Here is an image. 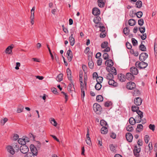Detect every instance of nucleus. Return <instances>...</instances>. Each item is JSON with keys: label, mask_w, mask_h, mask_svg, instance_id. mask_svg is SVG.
Masks as SVG:
<instances>
[{"label": "nucleus", "mask_w": 157, "mask_h": 157, "mask_svg": "<svg viewBox=\"0 0 157 157\" xmlns=\"http://www.w3.org/2000/svg\"><path fill=\"white\" fill-rule=\"evenodd\" d=\"M144 140L145 142L147 144L148 143L149 140V136L147 135H146L144 136Z\"/></svg>", "instance_id": "680f3d73"}, {"label": "nucleus", "mask_w": 157, "mask_h": 157, "mask_svg": "<svg viewBox=\"0 0 157 157\" xmlns=\"http://www.w3.org/2000/svg\"><path fill=\"white\" fill-rule=\"evenodd\" d=\"M137 113L138 114L136 117H137L138 119H136L137 121V123H139L140 122L142 121V118L143 117V113L140 111V110H139L137 111Z\"/></svg>", "instance_id": "39448f33"}, {"label": "nucleus", "mask_w": 157, "mask_h": 157, "mask_svg": "<svg viewBox=\"0 0 157 157\" xmlns=\"http://www.w3.org/2000/svg\"><path fill=\"white\" fill-rule=\"evenodd\" d=\"M105 0H98V6L101 7H103L105 4Z\"/></svg>", "instance_id": "5701e85b"}, {"label": "nucleus", "mask_w": 157, "mask_h": 157, "mask_svg": "<svg viewBox=\"0 0 157 157\" xmlns=\"http://www.w3.org/2000/svg\"><path fill=\"white\" fill-rule=\"evenodd\" d=\"M51 90L52 92L54 94H56L58 93L57 89L55 88H52Z\"/></svg>", "instance_id": "774afa93"}, {"label": "nucleus", "mask_w": 157, "mask_h": 157, "mask_svg": "<svg viewBox=\"0 0 157 157\" xmlns=\"http://www.w3.org/2000/svg\"><path fill=\"white\" fill-rule=\"evenodd\" d=\"M128 23L130 25L133 26L136 24V21L134 19H131L128 20Z\"/></svg>", "instance_id": "c756f323"}, {"label": "nucleus", "mask_w": 157, "mask_h": 157, "mask_svg": "<svg viewBox=\"0 0 157 157\" xmlns=\"http://www.w3.org/2000/svg\"><path fill=\"white\" fill-rule=\"evenodd\" d=\"M137 117H136L135 119L133 117H130L129 119V123L132 125H134L136 123H137V121H136Z\"/></svg>", "instance_id": "412c9836"}, {"label": "nucleus", "mask_w": 157, "mask_h": 157, "mask_svg": "<svg viewBox=\"0 0 157 157\" xmlns=\"http://www.w3.org/2000/svg\"><path fill=\"white\" fill-rule=\"evenodd\" d=\"M142 2L141 1L138 0L136 2V6L137 8H140L142 6Z\"/></svg>", "instance_id": "473e14b6"}, {"label": "nucleus", "mask_w": 157, "mask_h": 157, "mask_svg": "<svg viewBox=\"0 0 157 157\" xmlns=\"http://www.w3.org/2000/svg\"><path fill=\"white\" fill-rule=\"evenodd\" d=\"M126 45L127 48L129 49H131L132 48V45L131 44L129 43L128 42H126Z\"/></svg>", "instance_id": "13d9d810"}, {"label": "nucleus", "mask_w": 157, "mask_h": 157, "mask_svg": "<svg viewBox=\"0 0 157 157\" xmlns=\"http://www.w3.org/2000/svg\"><path fill=\"white\" fill-rule=\"evenodd\" d=\"M136 149H134L133 150V153L134 155L136 157H139V152L140 151V147L139 148H136Z\"/></svg>", "instance_id": "a211bd4d"}, {"label": "nucleus", "mask_w": 157, "mask_h": 157, "mask_svg": "<svg viewBox=\"0 0 157 157\" xmlns=\"http://www.w3.org/2000/svg\"><path fill=\"white\" fill-rule=\"evenodd\" d=\"M56 79L58 82H60L63 79V74H59L56 77Z\"/></svg>", "instance_id": "2f4dec72"}, {"label": "nucleus", "mask_w": 157, "mask_h": 157, "mask_svg": "<svg viewBox=\"0 0 157 157\" xmlns=\"http://www.w3.org/2000/svg\"><path fill=\"white\" fill-rule=\"evenodd\" d=\"M103 100V97L101 95H98L96 97V100L98 102L102 101Z\"/></svg>", "instance_id": "e433bc0d"}, {"label": "nucleus", "mask_w": 157, "mask_h": 157, "mask_svg": "<svg viewBox=\"0 0 157 157\" xmlns=\"http://www.w3.org/2000/svg\"><path fill=\"white\" fill-rule=\"evenodd\" d=\"M106 69L109 72H111L113 75H117V71L114 67L112 66L107 67Z\"/></svg>", "instance_id": "20e7f679"}, {"label": "nucleus", "mask_w": 157, "mask_h": 157, "mask_svg": "<svg viewBox=\"0 0 157 157\" xmlns=\"http://www.w3.org/2000/svg\"><path fill=\"white\" fill-rule=\"evenodd\" d=\"M149 128L153 131H154L155 128V126L154 125L151 124L149 125Z\"/></svg>", "instance_id": "4d7b16f0"}, {"label": "nucleus", "mask_w": 157, "mask_h": 157, "mask_svg": "<svg viewBox=\"0 0 157 157\" xmlns=\"http://www.w3.org/2000/svg\"><path fill=\"white\" fill-rule=\"evenodd\" d=\"M130 32V30L127 27H125L123 29V33L126 36H128Z\"/></svg>", "instance_id": "c9c22d12"}, {"label": "nucleus", "mask_w": 157, "mask_h": 157, "mask_svg": "<svg viewBox=\"0 0 157 157\" xmlns=\"http://www.w3.org/2000/svg\"><path fill=\"white\" fill-rule=\"evenodd\" d=\"M135 65L136 67L139 68L141 69L145 68L147 66L148 64L144 61H141L140 62L137 61L135 63Z\"/></svg>", "instance_id": "f257e3e1"}, {"label": "nucleus", "mask_w": 157, "mask_h": 157, "mask_svg": "<svg viewBox=\"0 0 157 157\" xmlns=\"http://www.w3.org/2000/svg\"><path fill=\"white\" fill-rule=\"evenodd\" d=\"M30 148L33 155H37L38 154V151L35 146L33 144H31L30 146Z\"/></svg>", "instance_id": "6e6552de"}, {"label": "nucleus", "mask_w": 157, "mask_h": 157, "mask_svg": "<svg viewBox=\"0 0 157 157\" xmlns=\"http://www.w3.org/2000/svg\"><path fill=\"white\" fill-rule=\"evenodd\" d=\"M139 48L140 50L142 51L145 52L146 51V47L144 45L142 44V42L141 44L140 45Z\"/></svg>", "instance_id": "72a5a7b5"}, {"label": "nucleus", "mask_w": 157, "mask_h": 157, "mask_svg": "<svg viewBox=\"0 0 157 157\" xmlns=\"http://www.w3.org/2000/svg\"><path fill=\"white\" fill-rule=\"evenodd\" d=\"M73 34H71L69 37V41L71 46H73L75 43V40L73 38Z\"/></svg>", "instance_id": "a878e982"}, {"label": "nucleus", "mask_w": 157, "mask_h": 157, "mask_svg": "<svg viewBox=\"0 0 157 157\" xmlns=\"http://www.w3.org/2000/svg\"><path fill=\"white\" fill-rule=\"evenodd\" d=\"M18 143L21 145H25L26 144V138L24 139H19L18 140Z\"/></svg>", "instance_id": "bb28decb"}, {"label": "nucleus", "mask_w": 157, "mask_h": 157, "mask_svg": "<svg viewBox=\"0 0 157 157\" xmlns=\"http://www.w3.org/2000/svg\"><path fill=\"white\" fill-rule=\"evenodd\" d=\"M101 86L100 83H97L95 86V88L97 90H99L101 89Z\"/></svg>", "instance_id": "58836bf2"}, {"label": "nucleus", "mask_w": 157, "mask_h": 157, "mask_svg": "<svg viewBox=\"0 0 157 157\" xmlns=\"http://www.w3.org/2000/svg\"><path fill=\"white\" fill-rule=\"evenodd\" d=\"M102 59L101 58H99L97 61V63L98 65L99 66H100L102 63Z\"/></svg>", "instance_id": "052dcab7"}, {"label": "nucleus", "mask_w": 157, "mask_h": 157, "mask_svg": "<svg viewBox=\"0 0 157 157\" xmlns=\"http://www.w3.org/2000/svg\"><path fill=\"white\" fill-rule=\"evenodd\" d=\"M51 124L54 126H56L57 125V123L54 119H52L51 121Z\"/></svg>", "instance_id": "0e129e2a"}, {"label": "nucleus", "mask_w": 157, "mask_h": 157, "mask_svg": "<svg viewBox=\"0 0 157 157\" xmlns=\"http://www.w3.org/2000/svg\"><path fill=\"white\" fill-rule=\"evenodd\" d=\"M93 109L94 111L97 114H100L101 110V106L98 103H95L93 105Z\"/></svg>", "instance_id": "f03ea898"}, {"label": "nucleus", "mask_w": 157, "mask_h": 157, "mask_svg": "<svg viewBox=\"0 0 157 157\" xmlns=\"http://www.w3.org/2000/svg\"><path fill=\"white\" fill-rule=\"evenodd\" d=\"M126 79H127L128 80L132 81L135 78L134 76L132 73H127L126 75Z\"/></svg>", "instance_id": "ddd939ff"}, {"label": "nucleus", "mask_w": 157, "mask_h": 157, "mask_svg": "<svg viewBox=\"0 0 157 157\" xmlns=\"http://www.w3.org/2000/svg\"><path fill=\"white\" fill-rule=\"evenodd\" d=\"M136 85L135 83L132 82H129L127 83L126 87L129 90H131L134 89L136 88Z\"/></svg>", "instance_id": "423d86ee"}, {"label": "nucleus", "mask_w": 157, "mask_h": 157, "mask_svg": "<svg viewBox=\"0 0 157 157\" xmlns=\"http://www.w3.org/2000/svg\"><path fill=\"white\" fill-rule=\"evenodd\" d=\"M103 57L104 59L105 60H108L109 59V56L108 53H105L103 55Z\"/></svg>", "instance_id": "5fc2aeb1"}, {"label": "nucleus", "mask_w": 157, "mask_h": 157, "mask_svg": "<svg viewBox=\"0 0 157 157\" xmlns=\"http://www.w3.org/2000/svg\"><path fill=\"white\" fill-rule=\"evenodd\" d=\"M61 93L63 94V95L64 96V98L65 99V102H66L68 100V96L67 95V94L65 93L64 92L62 91L61 92Z\"/></svg>", "instance_id": "8fccbe9b"}, {"label": "nucleus", "mask_w": 157, "mask_h": 157, "mask_svg": "<svg viewBox=\"0 0 157 157\" xmlns=\"http://www.w3.org/2000/svg\"><path fill=\"white\" fill-rule=\"evenodd\" d=\"M103 80V78L102 77H98L96 78V81L97 83H101Z\"/></svg>", "instance_id": "37998d69"}, {"label": "nucleus", "mask_w": 157, "mask_h": 157, "mask_svg": "<svg viewBox=\"0 0 157 157\" xmlns=\"http://www.w3.org/2000/svg\"><path fill=\"white\" fill-rule=\"evenodd\" d=\"M142 101V99L139 97L136 98L134 100V103L137 106L140 105Z\"/></svg>", "instance_id": "9b49d317"}, {"label": "nucleus", "mask_w": 157, "mask_h": 157, "mask_svg": "<svg viewBox=\"0 0 157 157\" xmlns=\"http://www.w3.org/2000/svg\"><path fill=\"white\" fill-rule=\"evenodd\" d=\"M126 138L127 140L129 142H131L132 141L133 136L131 133L129 132H127L125 135Z\"/></svg>", "instance_id": "f8f14e48"}, {"label": "nucleus", "mask_w": 157, "mask_h": 157, "mask_svg": "<svg viewBox=\"0 0 157 157\" xmlns=\"http://www.w3.org/2000/svg\"><path fill=\"white\" fill-rule=\"evenodd\" d=\"M108 127H103L101 129V132L102 134H106L108 132Z\"/></svg>", "instance_id": "cd10ccee"}, {"label": "nucleus", "mask_w": 157, "mask_h": 157, "mask_svg": "<svg viewBox=\"0 0 157 157\" xmlns=\"http://www.w3.org/2000/svg\"><path fill=\"white\" fill-rule=\"evenodd\" d=\"M67 77L68 79L70 81L71 83H72V82H73V81L72 79H71V78L72 77V76L71 75V72L69 68H67Z\"/></svg>", "instance_id": "2eb2a0df"}, {"label": "nucleus", "mask_w": 157, "mask_h": 157, "mask_svg": "<svg viewBox=\"0 0 157 157\" xmlns=\"http://www.w3.org/2000/svg\"><path fill=\"white\" fill-rule=\"evenodd\" d=\"M100 124L102 127H108V125L106 121L103 120L100 121Z\"/></svg>", "instance_id": "f704fd0d"}, {"label": "nucleus", "mask_w": 157, "mask_h": 157, "mask_svg": "<svg viewBox=\"0 0 157 157\" xmlns=\"http://www.w3.org/2000/svg\"><path fill=\"white\" fill-rule=\"evenodd\" d=\"M112 104V103L110 101H107L105 103L104 105L106 107H108Z\"/></svg>", "instance_id": "e2e57ef3"}, {"label": "nucleus", "mask_w": 157, "mask_h": 157, "mask_svg": "<svg viewBox=\"0 0 157 157\" xmlns=\"http://www.w3.org/2000/svg\"><path fill=\"white\" fill-rule=\"evenodd\" d=\"M68 90L70 92H72V91H74L75 92V89L74 87V85L73 84V83H70L68 85L67 87Z\"/></svg>", "instance_id": "6ab92c4d"}, {"label": "nucleus", "mask_w": 157, "mask_h": 157, "mask_svg": "<svg viewBox=\"0 0 157 157\" xmlns=\"http://www.w3.org/2000/svg\"><path fill=\"white\" fill-rule=\"evenodd\" d=\"M13 147L14 150V152H17L19 150V146L18 145L15 144L14 146H13Z\"/></svg>", "instance_id": "c03bdc74"}, {"label": "nucleus", "mask_w": 157, "mask_h": 157, "mask_svg": "<svg viewBox=\"0 0 157 157\" xmlns=\"http://www.w3.org/2000/svg\"><path fill=\"white\" fill-rule=\"evenodd\" d=\"M130 72L133 75H137L138 73V70L136 67H132L130 68Z\"/></svg>", "instance_id": "dca6fc26"}, {"label": "nucleus", "mask_w": 157, "mask_h": 157, "mask_svg": "<svg viewBox=\"0 0 157 157\" xmlns=\"http://www.w3.org/2000/svg\"><path fill=\"white\" fill-rule=\"evenodd\" d=\"M148 54L145 52L142 53L139 56V59L141 61H144L148 57Z\"/></svg>", "instance_id": "0eeeda50"}, {"label": "nucleus", "mask_w": 157, "mask_h": 157, "mask_svg": "<svg viewBox=\"0 0 157 157\" xmlns=\"http://www.w3.org/2000/svg\"><path fill=\"white\" fill-rule=\"evenodd\" d=\"M106 33L105 32H101L100 34V37L101 38H104L106 36Z\"/></svg>", "instance_id": "6e6d98bb"}, {"label": "nucleus", "mask_w": 157, "mask_h": 157, "mask_svg": "<svg viewBox=\"0 0 157 157\" xmlns=\"http://www.w3.org/2000/svg\"><path fill=\"white\" fill-rule=\"evenodd\" d=\"M92 14L95 16H97L100 13V10L96 7L94 8L92 10Z\"/></svg>", "instance_id": "f3484780"}, {"label": "nucleus", "mask_w": 157, "mask_h": 157, "mask_svg": "<svg viewBox=\"0 0 157 157\" xmlns=\"http://www.w3.org/2000/svg\"><path fill=\"white\" fill-rule=\"evenodd\" d=\"M88 66L90 69H93L94 66V63L92 61H90L88 63Z\"/></svg>", "instance_id": "3c124183"}, {"label": "nucleus", "mask_w": 157, "mask_h": 157, "mask_svg": "<svg viewBox=\"0 0 157 157\" xmlns=\"http://www.w3.org/2000/svg\"><path fill=\"white\" fill-rule=\"evenodd\" d=\"M67 58L69 62L71 61L72 59L73 55L72 51L70 49L67 51Z\"/></svg>", "instance_id": "4468645a"}, {"label": "nucleus", "mask_w": 157, "mask_h": 157, "mask_svg": "<svg viewBox=\"0 0 157 157\" xmlns=\"http://www.w3.org/2000/svg\"><path fill=\"white\" fill-rule=\"evenodd\" d=\"M108 43L107 41H104L103 42L101 45V46L102 48H106L108 46Z\"/></svg>", "instance_id": "ea45409f"}, {"label": "nucleus", "mask_w": 157, "mask_h": 157, "mask_svg": "<svg viewBox=\"0 0 157 157\" xmlns=\"http://www.w3.org/2000/svg\"><path fill=\"white\" fill-rule=\"evenodd\" d=\"M111 151L114 152L115 150V147L114 145L112 144H110L109 145Z\"/></svg>", "instance_id": "bf43d9fd"}, {"label": "nucleus", "mask_w": 157, "mask_h": 157, "mask_svg": "<svg viewBox=\"0 0 157 157\" xmlns=\"http://www.w3.org/2000/svg\"><path fill=\"white\" fill-rule=\"evenodd\" d=\"M20 150L21 152L23 154H26L29 151L28 147L25 145H22L20 147Z\"/></svg>", "instance_id": "7ed1b4c3"}, {"label": "nucleus", "mask_w": 157, "mask_h": 157, "mask_svg": "<svg viewBox=\"0 0 157 157\" xmlns=\"http://www.w3.org/2000/svg\"><path fill=\"white\" fill-rule=\"evenodd\" d=\"M126 130L128 131L132 132L133 130V127L131 125H128L126 127Z\"/></svg>", "instance_id": "49530a36"}, {"label": "nucleus", "mask_w": 157, "mask_h": 157, "mask_svg": "<svg viewBox=\"0 0 157 157\" xmlns=\"http://www.w3.org/2000/svg\"><path fill=\"white\" fill-rule=\"evenodd\" d=\"M105 64L108 66L107 67L112 66L113 65V62L112 59H109L105 61Z\"/></svg>", "instance_id": "aec40b11"}, {"label": "nucleus", "mask_w": 157, "mask_h": 157, "mask_svg": "<svg viewBox=\"0 0 157 157\" xmlns=\"http://www.w3.org/2000/svg\"><path fill=\"white\" fill-rule=\"evenodd\" d=\"M139 29L141 33H144L145 32V29L144 27L140 26L139 27Z\"/></svg>", "instance_id": "de8ad7c7"}, {"label": "nucleus", "mask_w": 157, "mask_h": 157, "mask_svg": "<svg viewBox=\"0 0 157 157\" xmlns=\"http://www.w3.org/2000/svg\"><path fill=\"white\" fill-rule=\"evenodd\" d=\"M117 79L121 82H124L126 80V76L122 73L120 74L117 75Z\"/></svg>", "instance_id": "1a4fd4ad"}, {"label": "nucleus", "mask_w": 157, "mask_h": 157, "mask_svg": "<svg viewBox=\"0 0 157 157\" xmlns=\"http://www.w3.org/2000/svg\"><path fill=\"white\" fill-rule=\"evenodd\" d=\"M133 96H138L140 94V92L137 89H135L134 91L132 92Z\"/></svg>", "instance_id": "7c9ffc66"}, {"label": "nucleus", "mask_w": 157, "mask_h": 157, "mask_svg": "<svg viewBox=\"0 0 157 157\" xmlns=\"http://www.w3.org/2000/svg\"><path fill=\"white\" fill-rule=\"evenodd\" d=\"M108 83L109 85L113 86V87H116L118 85L117 83L113 79L109 80Z\"/></svg>", "instance_id": "4be33fe9"}, {"label": "nucleus", "mask_w": 157, "mask_h": 157, "mask_svg": "<svg viewBox=\"0 0 157 157\" xmlns=\"http://www.w3.org/2000/svg\"><path fill=\"white\" fill-rule=\"evenodd\" d=\"M100 28V31L101 32H105V28L104 26H101Z\"/></svg>", "instance_id": "69168bd1"}, {"label": "nucleus", "mask_w": 157, "mask_h": 157, "mask_svg": "<svg viewBox=\"0 0 157 157\" xmlns=\"http://www.w3.org/2000/svg\"><path fill=\"white\" fill-rule=\"evenodd\" d=\"M113 78L114 76H113V75L111 73H109L107 74L106 76V78L109 80L110 79H113Z\"/></svg>", "instance_id": "4c0bfd02"}, {"label": "nucleus", "mask_w": 157, "mask_h": 157, "mask_svg": "<svg viewBox=\"0 0 157 157\" xmlns=\"http://www.w3.org/2000/svg\"><path fill=\"white\" fill-rule=\"evenodd\" d=\"M147 37V35L146 33H144L141 36V38L142 40H145Z\"/></svg>", "instance_id": "338daca9"}, {"label": "nucleus", "mask_w": 157, "mask_h": 157, "mask_svg": "<svg viewBox=\"0 0 157 157\" xmlns=\"http://www.w3.org/2000/svg\"><path fill=\"white\" fill-rule=\"evenodd\" d=\"M101 20V18L98 16H97L95 17L94 18L93 20L94 22L96 24H98L100 23V22Z\"/></svg>", "instance_id": "c85d7f7f"}, {"label": "nucleus", "mask_w": 157, "mask_h": 157, "mask_svg": "<svg viewBox=\"0 0 157 157\" xmlns=\"http://www.w3.org/2000/svg\"><path fill=\"white\" fill-rule=\"evenodd\" d=\"M137 17L140 18L143 15V13L141 11H138L136 13Z\"/></svg>", "instance_id": "864d4df0"}, {"label": "nucleus", "mask_w": 157, "mask_h": 157, "mask_svg": "<svg viewBox=\"0 0 157 157\" xmlns=\"http://www.w3.org/2000/svg\"><path fill=\"white\" fill-rule=\"evenodd\" d=\"M143 129V125L141 124H138L136 129V132H140V131H142Z\"/></svg>", "instance_id": "393cba45"}, {"label": "nucleus", "mask_w": 157, "mask_h": 157, "mask_svg": "<svg viewBox=\"0 0 157 157\" xmlns=\"http://www.w3.org/2000/svg\"><path fill=\"white\" fill-rule=\"evenodd\" d=\"M8 151L12 155H13L14 154V150L13 147L11 146H8L6 147Z\"/></svg>", "instance_id": "b1692460"}, {"label": "nucleus", "mask_w": 157, "mask_h": 157, "mask_svg": "<svg viewBox=\"0 0 157 157\" xmlns=\"http://www.w3.org/2000/svg\"><path fill=\"white\" fill-rule=\"evenodd\" d=\"M138 24L139 25H140V26H142L143 25L144 23V19L142 18L139 19L138 20Z\"/></svg>", "instance_id": "a18cd8bd"}, {"label": "nucleus", "mask_w": 157, "mask_h": 157, "mask_svg": "<svg viewBox=\"0 0 157 157\" xmlns=\"http://www.w3.org/2000/svg\"><path fill=\"white\" fill-rule=\"evenodd\" d=\"M132 41L134 46H135L137 44V41L134 38H132Z\"/></svg>", "instance_id": "09e8293b"}, {"label": "nucleus", "mask_w": 157, "mask_h": 157, "mask_svg": "<svg viewBox=\"0 0 157 157\" xmlns=\"http://www.w3.org/2000/svg\"><path fill=\"white\" fill-rule=\"evenodd\" d=\"M14 45L12 44L11 45L9 46L6 49L5 52L6 53L8 54H12V49L13 48Z\"/></svg>", "instance_id": "9d476101"}, {"label": "nucleus", "mask_w": 157, "mask_h": 157, "mask_svg": "<svg viewBox=\"0 0 157 157\" xmlns=\"http://www.w3.org/2000/svg\"><path fill=\"white\" fill-rule=\"evenodd\" d=\"M132 110L133 112H136L139 110V107L136 106H132Z\"/></svg>", "instance_id": "79ce46f5"}, {"label": "nucleus", "mask_w": 157, "mask_h": 157, "mask_svg": "<svg viewBox=\"0 0 157 157\" xmlns=\"http://www.w3.org/2000/svg\"><path fill=\"white\" fill-rule=\"evenodd\" d=\"M24 109L23 106L21 105H20L18 106V108L17 109V112L18 113H20L23 111Z\"/></svg>", "instance_id": "a19ab883"}, {"label": "nucleus", "mask_w": 157, "mask_h": 157, "mask_svg": "<svg viewBox=\"0 0 157 157\" xmlns=\"http://www.w3.org/2000/svg\"><path fill=\"white\" fill-rule=\"evenodd\" d=\"M8 119L7 118H5L3 120H1L0 121L1 124L3 125L6 122L8 121Z\"/></svg>", "instance_id": "603ef678"}]
</instances>
